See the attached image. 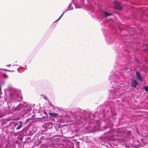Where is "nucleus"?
Wrapping results in <instances>:
<instances>
[{
    "instance_id": "f257e3e1",
    "label": "nucleus",
    "mask_w": 148,
    "mask_h": 148,
    "mask_svg": "<svg viewBox=\"0 0 148 148\" xmlns=\"http://www.w3.org/2000/svg\"><path fill=\"white\" fill-rule=\"evenodd\" d=\"M105 37L107 44H112V48L118 53L115 62V68L110 72V75L114 79L111 80L110 88L108 90L109 99H114L120 97L127 89V86L123 84L124 77L123 70L126 71L127 69L122 63L130 58V53L134 49V45L135 43V40L128 35L123 36V45H120L119 42H115V36L114 35H106Z\"/></svg>"
},
{
    "instance_id": "f03ea898",
    "label": "nucleus",
    "mask_w": 148,
    "mask_h": 148,
    "mask_svg": "<svg viewBox=\"0 0 148 148\" xmlns=\"http://www.w3.org/2000/svg\"><path fill=\"white\" fill-rule=\"evenodd\" d=\"M49 112L50 117H59L58 120H107L105 118L107 115L112 119V101L104 105H101L97 108L94 114L87 110L76 108L71 111H65L64 114Z\"/></svg>"
},
{
    "instance_id": "7ed1b4c3",
    "label": "nucleus",
    "mask_w": 148,
    "mask_h": 148,
    "mask_svg": "<svg viewBox=\"0 0 148 148\" xmlns=\"http://www.w3.org/2000/svg\"><path fill=\"white\" fill-rule=\"evenodd\" d=\"M5 96H4V98L5 101L8 97L9 100L7 102L8 108H10L12 106V102H20L23 99L21 90L12 87H8V90L5 92Z\"/></svg>"
},
{
    "instance_id": "20e7f679",
    "label": "nucleus",
    "mask_w": 148,
    "mask_h": 148,
    "mask_svg": "<svg viewBox=\"0 0 148 148\" xmlns=\"http://www.w3.org/2000/svg\"><path fill=\"white\" fill-rule=\"evenodd\" d=\"M12 110L13 111H18L19 113L18 115L17 119L11 120H18L21 119V118L24 117L28 112L31 111L32 109V106L30 104H27L26 102H24L23 104L20 103L16 107H12Z\"/></svg>"
},
{
    "instance_id": "39448f33",
    "label": "nucleus",
    "mask_w": 148,
    "mask_h": 148,
    "mask_svg": "<svg viewBox=\"0 0 148 148\" xmlns=\"http://www.w3.org/2000/svg\"><path fill=\"white\" fill-rule=\"evenodd\" d=\"M106 123L105 126L103 127V131L108 130V131L105 132L107 134V136L108 137H115L119 136L120 133L117 131L112 130L111 128L113 126L119 127L121 124V121H104Z\"/></svg>"
},
{
    "instance_id": "423d86ee",
    "label": "nucleus",
    "mask_w": 148,
    "mask_h": 148,
    "mask_svg": "<svg viewBox=\"0 0 148 148\" xmlns=\"http://www.w3.org/2000/svg\"><path fill=\"white\" fill-rule=\"evenodd\" d=\"M75 127L80 128L84 126L87 129H90L96 130L99 128L100 126V121H75Z\"/></svg>"
},
{
    "instance_id": "0eeeda50",
    "label": "nucleus",
    "mask_w": 148,
    "mask_h": 148,
    "mask_svg": "<svg viewBox=\"0 0 148 148\" xmlns=\"http://www.w3.org/2000/svg\"><path fill=\"white\" fill-rule=\"evenodd\" d=\"M53 124L51 122H49L45 123L42 125L43 129L42 130V134H46V132L47 129H50L52 128Z\"/></svg>"
},
{
    "instance_id": "6e6552de",
    "label": "nucleus",
    "mask_w": 148,
    "mask_h": 148,
    "mask_svg": "<svg viewBox=\"0 0 148 148\" xmlns=\"http://www.w3.org/2000/svg\"><path fill=\"white\" fill-rule=\"evenodd\" d=\"M113 3L114 4L113 8L114 10H118L119 11L123 10V7L122 4L119 2L115 0L113 1Z\"/></svg>"
},
{
    "instance_id": "1a4fd4ad",
    "label": "nucleus",
    "mask_w": 148,
    "mask_h": 148,
    "mask_svg": "<svg viewBox=\"0 0 148 148\" xmlns=\"http://www.w3.org/2000/svg\"><path fill=\"white\" fill-rule=\"evenodd\" d=\"M11 125L16 128V130H18L21 128L22 126V123L21 121L14 122H11Z\"/></svg>"
},
{
    "instance_id": "9d476101",
    "label": "nucleus",
    "mask_w": 148,
    "mask_h": 148,
    "mask_svg": "<svg viewBox=\"0 0 148 148\" xmlns=\"http://www.w3.org/2000/svg\"><path fill=\"white\" fill-rule=\"evenodd\" d=\"M141 141L142 143H141L138 140H136L134 141V145L135 148H139L141 147H143L144 145V144L143 143V139H141Z\"/></svg>"
},
{
    "instance_id": "9b49d317",
    "label": "nucleus",
    "mask_w": 148,
    "mask_h": 148,
    "mask_svg": "<svg viewBox=\"0 0 148 148\" xmlns=\"http://www.w3.org/2000/svg\"><path fill=\"white\" fill-rule=\"evenodd\" d=\"M29 136H31L35 133L37 131V128L35 127L32 126L29 130Z\"/></svg>"
},
{
    "instance_id": "f8f14e48",
    "label": "nucleus",
    "mask_w": 148,
    "mask_h": 148,
    "mask_svg": "<svg viewBox=\"0 0 148 148\" xmlns=\"http://www.w3.org/2000/svg\"><path fill=\"white\" fill-rule=\"evenodd\" d=\"M138 85L139 83L136 80L133 79L132 80L131 83V86L132 87L136 88V86Z\"/></svg>"
},
{
    "instance_id": "ddd939ff",
    "label": "nucleus",
    "mask_w": 148,
    "mask_h": 148,
    "mask_svg": "<svg viewBox=\"0 0 148 148\" xmlns=\"http://www.w3.org/2000/svg\"><path fill=\"white\" fill-rule=\"evenodd\" d=\"M136 76L138 80L141 82H143V80L140 72L137 71L136 72Z\"/></svg>"
},
{
    "instance_id": "4468645a",
    "label": "nucleus",
    "mask_w": 148,
    "mask_h": 148,
    "mask_svg": "<svg viewBox=\"0 0 148 148\" xmlns=\"http://www.w3.org/2000/svg\"><path fill=\"white\" fill-rule=\"evenodd\" d=\"M52 107H53V109L54 110H56V109H57L58 110L56 111V112H60L61 113H63L64 114V113H65V111L64 110L58 107H55L54 106H53Z\"/></svg>"
},
{
    "instance_id": "2eb2a0df",
    "label": "nucleus",
    "mask_w": 148,
    "mask_h": 148,
    "mask_svg": "<svg viewBox=\"0 0 148 148\" xmlns=\"http://www.w3.org/2000/svg\"><path fill=\"white\" fill-rule=\"evenodd\" d=\"M120 117L118 118L119 120L120 121L123 119L126 120V118L127 115L126 114L122 113L120 114Z\"/></svg>"
},
{
    "instance_id": "dca6fc26",
    "label": "nucleus",
    "mask_w": 148,
    "mask_h": 148,
    "mask_svg": "<svg viewBox=\"0 0 148 148\" xmlns=\"http://www.w3.org/2000/svg\"><path fill=\"white\" fill-rule=\"evenodd\" d=\"M22 132L24 136H29L28 130H27L26 128L23 129L22 130Z\"/></svg>"
},
{
    "instance_id": "f3484780",
    "label": "nucleus",
    "mask_w": 148,
    "mask_h": 148,
    "mask_svg": "<svg viewBox=\"0 0 148 148\" xmlns=\"http://www.w3.org/2000/svg\"><path fill=\"white\" fill-rule=\"evenodd\" d=\"M8 127L9 129V132L12 133L14 132L15 128L13 126L11 125V122L9 124V126H8Z\"/></svg>"
},
{
    "instance_id": "a211bd4d",
    "label": "nucleus",
    "mask_w": 148,
    "mask_h": 148,
    "mask_svg": "<svg viewBox=\"0 0 148 148\" xmlns=\"http://www.w3.org/2000/svg\"><path fill=\"white\" fill-rule=\"evenodd\" d=\"M72 4V3H70L68 7V8L66 10H65L63 12V13H64V14L66 13V12L68 11V10H73V7H72V8H69L70 7V5H71Z\"/></svg>"
},
{
    "instance_id": "6ab92c4d",
    "label": "nucleus",
    "mask_w": 148,
    "mask_h": 148,
    "mask_svg": "<svg viewBox=\"0 0 148 148\" xmlns=\"http://www.w3.org/2000/svg\"><path fill=\"white\" fill-rule=\"evenodd\" d=\"M104 15L106 17H107L109 16H112L113 15L112 13H109L107 11H105Z\"/></svg>"
},
{
    "instance_id": "aec40b11",
    "label": "nucleus",
    "mask_w": 148,
    "mask_h": 148,
    "mask_svg": "<svg viewBox=\"0 0 148 148\" xmlns=\"http://www.w3.org/2000/svg\"><path fill=\"white\" fill-rule=\"evenodd\" d=\"M24 67L20 66L17 70L19 73H21L24 71Z\"/></svg>"
},
{
    "instance_id": "412c9836",
    "label": "nucleus",
    "mask_w": 148,
    "mask_h": 148,
    "mask_svg": "<svg viewBox=\"0 0 148 148\" xmlns=\"http://www.w3.org/2000/svg\"><path fill=\"white\" fill-rule=\"evenodd\" d=\"M123 30V29L121 28L120 27H119L117 29L116 33L117 34L119 32H121Z\"/></svg>"
},
{
    "instance_id": "4be33fe9",
    "label": "nucleus",
    "mask_w": 148,
    "mask_h": 148,
    "mask_svg": "<svg viewBox=\"0 0 148 148\" xmlns=\"http://www.w3.org/2000/svg\"><path fill=\"white\" fill-rule=\"evenodd\" d=\"M1 75H2L3 77L4 78H7L8 77V76L5 73H1Z\"/></svg>"
},
{
    "instance_id": "5701e85b",
    "label": "nucleus",
    "mask_w": 148,
    "mask_h": 148,
    "mask_svg": "<svg viewBox=\"0 0 148 148\" xmlns=\"http://www.w3.org/2000/svg\"><path fill=\"white\" fill-rule=\"evenodd\" d=\"M143 88L146 91L148 92V86H144L143 87Z\"/></svg>"
},
{
    "instance_id": "b1692460",
    "label": "nucleus",
    "mask_w": 148,
    "mask_h": 148,
    "mask_svg": "<svg viewBox=\"0 0 148 148\" xmlns=\"http://www.w3.org/2000/svg\"><path fill=\"white\" fill-rule=\"evenodd\" d=\"M17 139L18 140H20V141H21L23 139V137L21 136H18Z\"/></svg>"
},
{
    "instance_id": "393cba45",
    "label": "nucleus",
    "mask_w": 148,
    "mask_h": 148,
    "mask_svg": "<svg viewBox=\"0 0 148 148\" xmlns=\"http://www.w3.org/2000/svg\"><path fill=\"white\" fill-rule=\"evenodd\" d=\"M64 13H62L61 15L60 16V17L56 20L54 22H56L58 20H59L61 18V17H62V16H63V15H64Z\"/></svg>"
},
{
    "instance_id": "a878e982",
    "label": "nucleus",
    "mask_w": 148,
    "mask_h": 148,
    "mask_svg": "<svg viewBox=\"0 0 148 148\" xmlns=\"http://www.w3.org/2000/svg\"><path fill=\"white\" fill-rule=\"evenodd\" d=\"M80 1L81 4H84V0H79Z\"/></svg>"
},
{
    "instance_id": "bb28decb",
    "label": "nucleus",
    "mask_w": 148,
    "mask_h": 148,
    "mask_svg": "<svg viewBox=\"0 0 148 148\" xmlns=\"http://www.w3.org/2000/svg\"><path fill=\"white\" fill-rule=\"evenodd\" d=\"M6 121H1V124H4L6 123Z\"/></svg>"
},
{
    "instance_id": "cd10ccee",
    "label": "nucleus",
    "mask_w": 148,
    "mask_h": 148,
    "mask_svg": "<svg viewBox=\"0 0 148 148\" xmlns=\"http://www.w3.org/2000/svg\"><path fill=\"white\" fill-rule=\"evenodd\" d=\"M0 69L1 70H5L6 71H8L9 70H8V69ZM0 73H1V72H0Z\"/></svg>"
},
{
    "instance_id": "c85d7f7f",
    "label": "nucleus",
    "mask_w": 148,
    "mask_h": 148,
    "mask_svg": "<svg viewBox=\"0 0 148 148\" xmlns=\"http://www.w3.org/2000/svg\"><path fill=\"white\" fill-rule=\"evenodd\" d=\"M145 50L146 52L147 51H148V47H146Z\"/></svg>"
},
{
    "instance_id": "c756f323",
    "label": "nucleus",
    "mask_w": 148,
    "mask_h": 148,
    "mask_svg": "<svg viewBox=\"0 0 148 148\" xmlns=\"http://www.w3.org/2000/svg\"><path fill=\"white\" fill-rule=\"evenodd\" d=\"M49 105L51 106V107H52L53 105L51 103V102H49Z\"/></svg>"
},
{
    "instance_id": "7c9ffc66",
    "label": "nucleus",
    "mask_w": 148,
    "mask_h": 148,
    "mask_svg": "<svg viewBox=\"0 0 148 148\" xmlns=\"http://www.w3.org/2000/svg\"><path fill=\"white\" fill-rule=\"evenodd\" d=\"M8 71L10 72H14V71L12 70H9Z\"/></svg>"
},
{
    "instance_id": "2f4dec72",
    "label": "nucleus",
    "mask_w": 148,
    "mask_h": 148,
    "mask_svg": "<svg viewBox=\"0 0 148 148\" xmlns=\"http://www.w3.org/2000/svg\"><path fill=\"white\" fill-rule=\"evenodd\" d=\"M6 66H8V67H10L11 66V64H8V65H7Z\"/></svg>"
},
{
    "instance_id": "473e14b6",
    "label": "nucleus",
    "mask_w": 148,
    "mask_h": 148,
    "mask_svg": "<svg viewBox=\"0 0 148 148\" xmlns=\"http://www.w3.org/2000/svg\"><path fill=\"white\" fill-rule=\"evenodd\" d=\"M74 4L76 8H79L78 7H77L76 6V5H75V4L74 3Z\"/></svg>"
},
{
    "instance_id": "72a5a7b5",
    "label": "nucleus",
    "mask_w": 148,
    "mask_h": 148,
    "mask_svg": "<svg viewBox=\"0 0 148 148\" xmlns=\"http://www.w3.org/2000/svg\"><path fill=\"white\" fill-rule=\"evenodd\" d=\"M45 99V100H47V99H48V98L47 97H46V96H45V98H44Z\"/></svg>"
},
{
    "instance_id": "f704fd0d",
    "label": "nucleus",
    "mask_w": 148,
    "mask_h": 148,
    "mask_svg": "<svg viewBox=\"0 0 148 148\" xmlns=\"http://www.w3.org/2000/svg\"><path fill=\"white\" fill-rule=\"evenodd\" d=\"M124 127H120L119 128V129H122V128H123Z\"/></svg>"
},
{
    "instance_id": "c9c22d12",
    "label": "nucleus",
    "mask_w": 148,
    "mask_h": 148,
    "mask_svg": "<svg viewBox=\"0 0 148 148\" xmlns=\"http://www.w3.org/2000/svg\"><path fill=\"white\" fill-rule=\"evenodd\" d=\"M2 94V92H1V91H0V95H1V94ZM1 97V95H0V98Z\"/></svg>"
},
{
    "instance_id": "e433bc0d",
    "label": "nucleus",
    "mask_w": 148,
    "mask_h": 148,
    "mask_svg": "<svg viewBox=\"0 0 148 148\" xmlns=\"http://www.w3.org/2000/svg\"><path fill=\"white\" fill-rule=\"evenodd\" d=\"M60 122H60V123H63V121H60Z\"/></svg>"
},
{
    "instance_id": "4c0bfd02",
    "label": "nucleus",
    "mask_w": 148,
    "mask_h": 148,
    "mask_svg": "<svg viewBox=\"0 0 148 148\" xmlns=\"http://www.w3.org/2000/svg\"><path fill=\"white\" fill-rule=\"evenodd\" d=\"M146 46H148V43H147V44H146Z\"/></svg>"
},
{
    "instance_id": "58836bf2",
    "label": "nucleus",
    "mask_w": 148,
    "mask_h": 148,
    "mask_svg": "<svg viewBox=\"0 0 148 148\" xmlns=\"http://www.w3.org/2000/svg\"><path fill=\"white\" fill-rule=\"evenodd\" d=\"M72 7H73L71 6V5H70V6L69 8H72Z\"/></svg>"
},
{
    "instance_id": "ea45409f",
    "label": "nucleus",
    "mask_w": 148,
    "mask_h": 148,
    "mask_svg": "<svg viewBox=\"0 0 148 148\" xmlns=\"http://www.w3.org/2000/svg\"><path fill=\"white\" fill-rule=\"evenodd\" d=\"M25 120L27 121V120H29V119H26Z\"/></svg>"
},
{
    "instance_id": "a19ab883",
    "label": "nucleus",
    "mask_w": 148,
    "mask_h": 148,
    "mask_svg": "<svg viewBox=\"0 0 148 148\" xmlns=\"http://www.w3.org/2000/svg\"><path fill=\"white\" fill-rule=\"evenodd\" d=\"M3 119H0V121H1V120H3Z\"/></svg>"
},
{
    "instance_id": "79ce46f5",
    "label": "nucleus",
    "mask_w": 148,
    "mask_h": 148,
    "mask_svg": "<svg viewBox=\"0 0 148 148\" xmlns=\"http://www.w3.org/2000/svg\"><path fill=\"white\" fill-rule=\"evenodd\" d=\"M52 120H53V121L55 120V119H52Z\"/></svg>"
},
{
    "instance_id": "37998d69",
    "label": "nucleus",
    "mask_w": 148,
    "mask_h": 148,
    "mask_svg": "<svg viewBox=\"0 0 148 148\" xmlns=\"http://www.w3.org/2000/svg\"><path fill=\"white\" fill-rule=\"evenodd\" d=\"M35 104H34L33 105V107H34V106H35Z\"/></svg>"
},
{
    "instance_id": "c03bdc74",
    "label": "nucleus",
    "mask_w": 148,
    "mask_h": 148,
    "mask_svg": "<svg viewBox=\"0 0 148 148\" xmlns=\"http://www.w3.org/2000/svg\"><path fill=\"white\" fill-rule=\"evenodd\" d=\"M44 113H45H45H46H46H47V112H44Z\"/></svg>"
},
{
    "instance_id": "a18cd8bd",
    "label": "nucleus",
    "mask_w": 148,
    "mask_h": 148,
    "mask_svg": "<svg viewBox=\"0 0 148 148\" xmlns=\"http://www.w3.org/2000/svg\"><path fill=\"white\" fill-rule=\"evenodd\" d=\"M26 66V65H25V66H24V67H25Z\"/></svg>"
},
{
    "instance_id": "49530a36",
    "label": "nucleus",
    "mask_w": 148,
    "mask_h": 148,
    "mask_svg": "<svg viewBox=\"0 0 148 148\" xmlns=\"http://www.w3.org/2000/svg\"><path fill=\"white\" fill-rule=\"evenodd\" d=\"M130 120L131 121V120H132V119H131Z\"/></svg>"
},
{
    "instance_id": "de8ad7c7",
    "label": "nucleus",
    "mask_w": 148,
    "mask_h": 148,
    "mask_svg": "<svg viewBox=\"0 0 148 148\" xmlns=\"http://www.w3.org/2000/svg\"><path fill=\"white\" fill-rule=\"evenodd\" d=\"M26 121L27 122V121Z\"/></svg>"
},
{
    "instance_id": "09e8293b",
    "label": "nucleus",
    "mask_w": 148,
    "mask_h": 148,
    "mask_svg": "<svg viewBox=\"0 0 148 148\" xmlns=\"http://www.w3.org/2000/svg\"><path fill=\"white\" fill-rule=\"evenodd\" d=\"M34 121V122H35V121Z\"/></svg>"
},
{
    "instance_id": "8fccbe9b",
    "label": "nucleus",
    "mask_w": 148,
    "mask_h": 148,
    "mask_svg": "<svg viewBox=\"0 0 148 148\" xmlns=\"http://www.w3.org/2000/svg\"><path fill=\"white\" fill-rule=\"evenodd\" d=\"M16 116H15V117H16Z\"/></svg>"
},
{
    "instance_id": "3c124183",
    "label": "nucleus",
    "mask_w": 148,
    "mask_h": 148,
    "mask_svg": "<svg viewBox=\"0 0 148 148\" xmlns=\"http://www.w3.org/2000/svg\"><path fill=\"white\" fill-rule=\"evenodd\" d=\"M16 62H17V61H16L15 62H16Z\"/></svg>"
},
{
    "instance_id": "603ef678",
    "label": "nucleus",
    "mask_w": 148,
    "mask_h": 148,
    "mask_svg": "<svg viewBox=\"0 0 148 148\" xmlns=\"http://www.w3.org/2000/svg\"><path fill=\"white\" fill-rule=\"evenodd\" d=\"M121 101H122V99H121Z\"/></svg>"
}]
</instances>
